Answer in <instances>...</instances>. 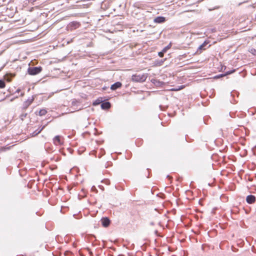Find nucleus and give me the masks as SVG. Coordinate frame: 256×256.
Returning a JSON list of instances; mask_svg holds the SVG:
<instances>
[{
  "label": "nucleus",
  "mask_w": 256,
  "mask_h": 256,
  "mask_svg": "<svg viewBox=\"0 0 256 256\" xmlns=\"http://www.w3.org/2000/svg\"><path fill=\"white\" fill-rule=\"evenodd\" d=\"M147 78V74H134L132 76V80L137 82H143L146 81Z\"/></svg>",
  "instance_id": "obj_1"
},
{
  "label": "nucleus",
  "mask_w": 256,
  "mask_h": 256,
  "mask_svg": "<svg viewBox=\"0 0 256 256\" xmlns=\"http://www.w3.org/2000/svg\"><path fill=\"white\" fill-rule=\"evenodd\" d=\"M42 70V68L40 66H29L28 68V74L31 76H35L40 74Z\"/></svg>",
  "instance_id": "obj_2"
},
{
  "label": "nucleus",
  "mask_w": 256,
  "mask_h": 256,
  "mask_svg": "<svg viewBox=\"0 0 256 256\" xmlns=\"http://www.w3.org/2000/svg\"><path fill=\"white\" fill-rule=\"evenodd\" d=\"M210 43V41L208 40H206L204 42L201 44L198 48L197 49L196 53L197 54H200L202 52L206 50V48H208L210 46V44H209L208 46V44Z\"/></svg>",
  "instance_id": "obj_3"
},
{
  "label": "nucleus",
  "mask_w": 256,
  "mask_h": 256,
  "mask_svg": "<svg viewBox=\"0 0 256 256\" xmlns=\"http://www.w3.org/2000/svg\"><path fill=\"white\" fill-rule=\"evenodd\" d=\"M236 69H232V70L226 72L224 73L216 75V76H214V79H218V78H222V77L227 76L228 75H230V74L234 73V72H236Z\"/></svg>",
  "instance_id": "obj_4"
},
{
  "label": "nucleus",
  "mask_w": 256,
  "mask_h": 256,
  "mask_svg": "<svg viewBox=\"0 0 256 256\" xmlns=\"http://www.w3.org/2000/svg\"><path fill=\"white\" fill-rule=\"evenodd\" d=\"M34 96H32L31 97H29L24 102L23 104L22 109L26 110L29 106L33 102L34 100Z\"/></svg>",
  "instance_id": "obj_5"
},
{
  "label": "nucleus",
  "mask_w": 256,
  "mask_h": 256,
  "mask_svg": "<svg viewBox=\"0 0 256 256\" xmlns=\"http://www.w3.org/2000/svg\"><path fill=\"white\" fill-rule=\"evenodd\" d=\"M53 142L56 146H61L64 144V141L61 138V136L57 135L53 138Z\"/></svg>",
  "instance_id": "obj_6"
},
{
  "label": "nucleus",
  "mask_w": 256,
  "mask_h": 256,
  "mask_svg": "<svg viewBox=\"0 0 256 256\" xmlns=\"http://www.w3.org/2000/svg\"><path fill=\"white\" fill-rule=\"evenodd\" d=\"M100 221L102 226L104 228L108 227L110 223V220L108 217L102 218Z\"/></svg>",
  "instance_id": "obj_7"
},
{
  "label": "nucleus",
  "mask_w": 256,
  "mask_h": 256,
  "mask_svg": "<svg viewBox=\"0 0 256 256\" xmlns=\"http://www.w3.org/2000/svg\"><path fill=\"white\" fill-rule=\"evenodd\" d=\"M166 21V18L163 16H158L154 20V22L156 24H162Z\"/></svg>",
  "instance_id": "obj_8"
},
{
  "label": "nucleus",
  "mask_w": 256,
  "mask_h": 256,
  "mask_svg": "<svg viewBox=\"0 0 256 256\" xmlns=\"http://www.w3.org/2000/svg\"><path fill=\"white\" fill-rule=\"evenodd\" d=\"M256 201V198L252 194L248 195L246 197V202L248 204H252L255 202Z\"/></svg>",
  "instance_id": "obj_9"
},
{
  "label": "nucleus",
  "mask_w": 256,
  "mask_h": 256,
  "mask_svg": "<svg viewBox=\"0 0 256 256\" xmlns=\"http://www.w3.org/2000/svg\"><path fill=\"white\" fill-rule=\"evenodd\" d=\"M122 86V84L120 82H116L111 85L110 90H116L118 88H120Z\"/></svg>",
  "instance_id": "obj_10"
},
{
  "label": "nucleus",
  "mask_w": 256,
  "mask_h": 256,
  "mask_svg": "<svg viewBox=\"0 0 256 256\" xmlns=\"http://www.w3.org/2000/svg\"><path fill=\"white\" fill-rule=\"evenodd\" d=\"M110 103L108 101H102L100 104L101 108L104 110H106L110 108Z\"/></svg>",
  "instance_id": "obj_11"
},
{
  "label": "nucleus",
  "mask_w": 256,
  "mask_h": 256,
  "mask_svg": "<svg viewBox=\"0 0 256 256\" xmlns=\"http://www.w3.org/2000/svg\"><path fill=\"white\" fill-rule=\"evenodd\" d=\"M172 46L171 43H170L167 46L164 47L162 51L158 52V55L160 57H162L164 56V53L166 52V51L170 49Z\"/></svg>",
  "instance_id": "obj_12"
},
{
  "label": "nucleus",
  "mask_w": 256,
  "mask_h": 256,
  "mask_svg": "<svg viewBox=\"0 0 256 256\" xmlns=\"http://www.w3.org/2000/svg\"><path fill=\"white\" fill-rule=\"evenodd\" d=\"M151 82L156 86H161L164 84V82H163L156 78L152 79Z\"/></svg>",
  "instance_id": "obj_13"
},
{
  "label": "nucleus",
  "mask_w": 256,
  "mask_h": 256,
  "mask_svg": "<svg viewBox=\"0 0 256 256\" xmlns=\"http://www.w3.org/2000/svg\"><path fill=\"white\" fill-rule=\"evenodd\" d=\"M46 126H43L40 128H39L38 129H36V130H34V132H32V134H30V135L32 136H37L38 134H39L42 130L45 128Z\"/></svg>",
  "instance_id": "obj_14"
},
{
  "label": "nucleus",
  "mask_w": 256,
  "mask_h": 256,
  "mask_svg": "<svg viewBox=\"0 0 256 256\" xmlns=\"http://www.w3.org/2000/svg\"><path fill=\"white\" fill-rule=\"evenodd\" d=\"M102 102V98H98L92 102V105L94 106H96L100 104H101Z\"/></svg>",
  "instance_id": "obj_15"
},
{
  "label": "nucleus",
  "mask_w": 256,
  "mask_h": 256,
  "mask_svg": "<svg viewBox=\"0 0 256 256\" xmlns=\"http://www.w3.org/2000/svg\"><path fill=\"white\" fill-rule=\"evenodd\" d=\"M47 113V110L45 108L40 110L38 112V114L40 116H44Z\"/></svg>",
  "instance_id": "obj_16"
},
{
  "label": "nucleus",
  "mask_w": 256,
  "mask_h": 256,
  "mask_svg": "<svg viewBox=\"0 0 256 256\" xmlns=\"http://www.w3.org/2000/svg\"><path fill=\"white\" fill-rule=\"evenodd\" d=\"M6 86V83L4 80H0V88H3Z\"/></svg>",
  "instance_id": "obj_17"
},
{
  "label": "nucleus",
  "mask_w": 256,
  "mask_h": 256,
  "mask_svg": "<svg viewBox=\"0 0 256 256\" xmlns=\"http://www.w3.org/2000/svg\"><path fill=\"white\" fill-rule=\"evenodd\" d=\"M166 58L156 60V64H158V66H162L163 64L164 60H166Z\"/></svg>",
  "instance_id": "obj_18"
},
{
  "label": "nucleus",
  "mask_w": 256,
  "mask_h": 256,
  "mask_svg": "<svg viewBox=\"0 0 256 256\" xmlns=\"http://www.w3.org/2000/svg\"><path fill=\"white\" fill-rule=\"evenodd\" d=\"M105 150L104 148H102L100 149V156H98L99 158H100L102 156L105 154Z\"/></svg>",
  "instance_id": "obj_19"
},
{
  "label": "nucleus",
  "mask_w": 256,
  "mask_h": 256,
  "mask_svg": "<svg viewBox=\"0 0 256 256\" xmlns=\"http://www.w3.org/2000/svg\"><path fill=\"white\" fill-rule=\"evenodd\" d=\"M112 166V162H107L105 164V168H108L110 166Z\"/></svg>",
  "instance_id": "obj_20"
},
{
  "label": "nucleus",
  "mask_w": 256,
  "mask_h": 256,
  "mask_svg": "<svg viewBox=\"0 0 256 256\" xmlns=\"http://www.w3.org/2000/svg\"><path fill=\"white\" fill-rule=\"evenodd\" d=\"M27 113H24V114H22L20 116V119L23 120L24 118H26V116H27Z\"/></svg>",
  "instance_id": "obj_21"
},
{
  "label": "nucleus",
  "mask_w": 256,
  "mask_h": 256,
  "mask_svg": "<svg viewBox=\"0 0 256 256\" xmlns=\"http://www.w3.org/2000/svg\"><path fill=\"white\" fill-rule=\"evenodd\" d=\"M72 254V253L70 252V251H68V250H66L64 252V256H68L70 254Z\"/></svg>",
  "instance_id": "obj_22"
},
{
  "label": "nucleus",
  "mask_w": 256,
  "mask_h": 256,
  "mask_svg": "<svg viewBox=\"0 0 256 256\" xmlns=\"http://www.w3.org/2000/svg\"><path fill=\"white\" fill-rule=\"evenodd\" d=\"M92 190V191H94V192H98V190L96 189V188L95 186H93L92 187V188H91Z\"/></svg>",
  "instance_id": "obj_23"
},
{
  "label": "nucleus",
  "mask_w": 256,
  "mask_h": 256,
  "mask_svg": "<svg viewBox=\"0 0 256 256\" xmlns=\"http://www.w3.org/2000/svg\"><path fill=\"white\" fill-rule=\"evenodd\" d=\"M8 76H5L6 80L8 82H10L12 80V78H7Z\"/></svg>",
  "instance_id": "obj_24"
},
{
  "label": "nucleus",
  "mask_w": 256,
  "mask_h": 256,
  "mask_svg": "<svg viewBox=\"0 0 256 256\" xmlns=\"http://www.w3.org/2000/svg\"><path fill=\"white\" fill-rule=\"evenodd\" d=\"M256 50H255V49H254V48H252V49L250 50V52L252 54H254V52H256Z\"/></svg>",
  "instance_id": "obj_25"
},
{
  "label": "nucleus",
  "mask_w": 256,
  "mask_h": 256,
  "mask_svg": "<svg viewBox=\"0 0 256 256\" xmlns=\"http://www.w3.org/2000/svg\"><path fill=\"white\" fill-rule=\"evenodd\" d=\"M184 86L183 85H182L180 86H179V88H176V90H181L182 88H184Z\"/></svg>",
  "instance_id": "obj_26"
},
{
  "label": "nucleus",
  "mask_w": 256,
  "mask_h": 256,
  "mask_svg": "<svg viewBox=\"0 0 256 256\" xmlns=\"http://www.w3.org/2000/svg\"><path fill=\"white\" fill-rule=\"evenodd\" d=\"M20 92V88H18L16 90V91L15 93H19Z\"/></svg>",
  "instance_id": "obj_27"
},
{
  "label": "nucleus",
  "mask_w": 256,
  "mask_h": 256,
  "mask_svg": "<svg viewBox=\"0 0 256 256\" xmlns=\"http://www.w3.org/2000/svg\"><path fill=\"white\" fill-rule=\"evenodd\" d=\"M60 254L56 252V254H54V256H60Z\"/></svg>",
  "instance_id": "obj_28"
},
{
  "label": "nucleus",
  "mask_w": 256,
  "mask_h": 256,
  "mask_svg": "<svg viewBox=\"0 0 256 256\" xmlns=\"http://www.w3.org/2000/svg\"><path fill=\"white\" fill-rule=\"evenodd\" d=\"M236 92H236V91H232V92H231V95H232V96H234V93H236Z\"/></svg>",
  "instance_id": "obj_29"
},
{
  "label": "nucleus",
  "mask_w": 256,
  "mask_h": 256,
  "mask_svg": "<svg viewBox=\"0 0 256 256\" xmlns=\"http://www.w3.org/2000/svg\"><path fill=\"white\" fill-rule=\"evenodd\" d=\"M72 24H75L76 25H78V23H77L76 22H73L72 23Z\"/></svg>",
  "instance_id": "obj_30"
},
{
  "label": "nucleus",
  "mask_w": 256,
  "mask_h": 256,
  "mask_svg": "<svg viewBox=\"0 0 256 256\" xmlns=\"http://www.w3.org/2000/svg\"><path fill=\"white\" fill-rule=\"evenodd\" d=\"M166 178H169V179H170L172 178L170 177V175H168V176H166Z\"/></svg>",
  "instance_id": "obj_31"
},
{
  "label": "nucleus",
  "mask_w": 256,
  "mask_h": 256,
  "mask_svg": "<svg viewBox=\"0 0 256 256\" xmlns=\"http://www.w3.org/2000/svg\"><path fill=\"white\" fill-rule=\"evenodd\" d=\"M150 224L151 226H153V225H154V222H150Z\"/></svg>",
  "instance_id": "obj_32"
},
{
  "label": "nucleus",
  "mask_w": 256,
  "mask_h": 256,
  "mask_svg": "<svg viewBox=\"0 0 256 256\" xmlns=\"http://www.w3.org/2000/svg\"><path fill=\"white\" fill-rule=\"evenodd\" d=\"M154 234H158V231L157 230H156L154 231Z\"/></svg>",
  "instance_id": "obj_33"
},
{
  "label": "nucleus",
  "mask_w": 256,
  "mask_h": 256,
  "mask_svg": "<svg viewBox=\"0 0 256 256\" xmlns=\"http://www.w3.org/2000/svg\"><path fill=\"white\" fill-rule=\"evenodd\" d=\"M162 105H160V109L162 110H163L162 109Z\"/></svg>",
  "instance_id": "obj_34"
},
{
  "label": "nucleus",
  "mask_w": 256,
  "mask_h": 256,
  "mask_svg": "<svg viewBox=\"0 0 256 256\" xmlns=\"http://www.w3.org/2000/svg\"><path fill=\"white\" fill-rule=\"evenodd\" d=\"M229 114L230 116H231L232 118H234V116L231 115V112H230Z\"/></svg>",
  "instance_id": "obj_35"
},
{
  "label": "nucleus",
  "mask_w": 256,
  "mask_h": 256,
  "mask_svg": "<svg viewBox=\"0 0 256 256\" xmlns=\"http://www.w3.org/2000/svg\"><path fill=\"white\" fill-rule=\"evenodd\" d=\"M15 98H12L11 100H10V101L12 102L14 99Z\"/></svg>",
  "instance_id": "obj_36"
},
{
  "label": "nucleus",
  "mask_w": 256,
  "mask_h": 256,
  "mask_svg": "<svg viewBox=\"0 0 256 256\" xmlns=\"http://www.w3.org/2000/svg\"><path fill=\"white\" fill-rule=\"evenodd\" d=\"M24 95V93H21L20 96H23Z\"/></svg>",
  "instance_id": "obj_37"
},
{
  "label": "nucleus",
  "mask_w": 256,
  "mask_h": 256,
  "mask_svg": "<svg viewBox=\"0 0 256 256\" xmlns=\"http://www.w3.org/2000/svg\"><path fill=\"white\" fill-rule=\"evenodd\" d=\"M242 4V2H240L238 4V6H240Z\"/></svg>",
  "instance_id": "obj_38"
},
{
  "label": "nucleus",
  "mask_w": 256,
  "mask_h": 256,
  "mask_svg": "<svg viewBox=\"0 0 256 256\" xmlns=\"http://www.w3.org/2000/svg\"><path fill=\"white\" fill-rule=\"evenodd\" d=\"M103 89H104V90H106V87H104V88H103Z\"/></svg>",
  "instance_id": "obj_39"
},
{
  "label": "nucleus",
  "mask_w": 256,
  "mask_h": 256,
  "mask_svg": "<svg viewBox=\"0 0 256 256\" xmlns=\"http://www.w3.org/2000/svg\"><path fill=\"white\" fill-rule=\"evenodd\" d=\"M150 174H148V176H147L148 178H150Z\"/></svg>",
  "instance_id": "obj_40"
},
{
  "label": "nucleus",
  "mask_w": 256,
  "mask_h": 256,
  "mask_svg": "<svg viewBox=\"0 0 256 256\" xmlns=\"http://www.w3.org/2000/svg\"><path fill=\"white\" fill-rule=\"evenodd\" d=\"M37 112H38L36 111V112H35V114H38V113H37Z\"/></svg>",
  "instance_id": "obj_41"
}]
</instances>
